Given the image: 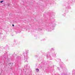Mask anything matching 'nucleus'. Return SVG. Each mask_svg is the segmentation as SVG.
<instances>
[{"mask_svg": "<svg viewBox=\"0 0 75 75\" xmlns=\"http://www.w3.org/2000/svg\"><path fill=\"white\" fill-rule=\"evenodd\" d=\"M36 70H37V72H39V69H36Z\"/></svg>", "mask_w": 75, "mask_h": 75, "instance_id": "1", "label": "nucleus"}, {"mask_svg": "<svg viewBox=\"0 0 75 75\" xmlns=\"http://www.w3.org/2000/svg\"><path fill=\"white\" fill-rule=\"evenodd\" d=\"M3 1H1L0 3H3Z\"/></svg>", "mask_w": 75, "mask_h": 75, "instance_id": "2", "label": "nucleus"}, {"mask_svg": "<svg viewBox=\"0 0 75 75\" xmlns=\"http://www.w3.org/2000/svg\"><path fill=\"white\" fill-rule=\"evenodd\" d=\"M12 26H13V27H14V25H12Z\"/></svg>", "mask_w": 75, "mask_h": 75, "instance_id": "3", "label": "nucleus"}]
</instances>
